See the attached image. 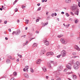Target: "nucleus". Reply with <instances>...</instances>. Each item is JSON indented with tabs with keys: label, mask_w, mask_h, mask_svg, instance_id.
I'll list each match as a JSON object with an SVG mask.
<instances>
[{
	"label": "nucleus",
	"mask_w": 80,
	"mask_h": 80,
	"mask_svg": "<svg viewBox=\"0 0 80 80\" xmlns=\"http://www.w3.org/2000/svg\"><path fill=\"white\" fill-rule=\"evenodd\" d=\"M57 80H61V78L60 77H58Z\"/></svg>",
	"instance_id": "obj_36"
},
{
	"label": "nucleus",
	"mask_w": 80,
	"mask_h": 80,
	"mask_svg": "<svg viewBox=\"0 0 80 80\" xmlns=\"http://www.w3.org/2000/svg\"><path fill=\"white\" fill-rule=\"evenodd\" d=\"M77 39L78 40H80V36L77 37Z\"/></svg>",
	"instance_id": "obj_41"
},
{
	"label": "nucleus",
	"mask_w": 80,
	"mask_h": 80,
	"mask_svg": "<svg viewBox=\"0 0 80 80\" xmlns=\"http://www.w3.org/2000/svg\"><path fill=\"white\" fill-rule=\"evenodd\" d=\"M27 28H28L27 27H26L25 28V30H27Z\"/></svg>",
	"instance_id": "obj_60"
},
{
	"label": "nucleus",
	"mask_w": 80,
	"mask_h": 80,
	"mask_svg": "<svg viewBox=\"0 0 80 80\" xmlns=\"http://www.w3.org/2000/svg\"><path fill=\"white\" fill-rule=\"evenodd\" d=\"M37 46V44L36 43H34L32 46V47H35Z\"/></svg>",
	"instance_id": "obj_15"
},
{
	"label": "nucleus",
	"mask_w": 80,
	"mask_h": 80,
	"mask_svg": "<svg viewBox=\"0 0 80 80\" xmlns=\"http://www.w3.org/2000/svg\"><path fill=\"white\" fill-rule=\"evenodd\" d=\"M26 23L27 24H28V22H29V20L26 19L25 20Z\"/></svg>",
	"instance_id": "obj_22"
},
{
	"label": "nucleus",
	"mask_w": 80,
	"mask_h": 80,
	"mask_svg": "<svg viewBox=\"0 0 80 80\" xmlns=\"http://www.w3.org/2000/svg\"><path fill=\"white\" fill-rule=\"evenodd\" d=\"M25 6H22V8H23V9L25 8Z\"/></svg>",
	"instance_id": "obj_42"
},
{
	"label": "nucleus",
	"mask_w": 80,
	"mask_h": 80,
	"mask_svg": "<svg viewBox=\"0 0 80 80\" xmlns=\"http://www.w3.org/2000/svg\"><path fill=\"white\" fill-rule=\"evenodd\" d=\"M69 26H70V25H65V27H66V28H68V27H69Z\"/></svg>",
	"instance_id": "obj_39"
},
{
	"label": "nucleus",
	"mask_w": 80,
	"mask_h": 80,
	"mask_svg": "<svg viewBox=\"0 0 80 80\" xmlns=\"http://www.w3.org/2000/svg\"><path fill=\"white\" fill-rule=\"evenodd\" d=\"M15 11L16 12H18V9H17V8H16L15 9Z\"/></svg>",
	"instance_id": "obj_34"
},
{
	"label": "nucleus",
	"mask_w": 80,
	"mask_h": 80,
	"mask_svg": "<svg viewBox=\"0 0 80 80\" xmlns=\"http://www.w3.org/2000/svg\"><path fill=\"white\" fill-rule=\"evenodd\" d=\"M79 13V10L78 9H77V11H76L75 13L74 14L75 15H78V13Z\"/></svg>",
	"instance_id": "obj_12"
},
{
	"label": "nucleus",
	"mask_w": 80,
	"mask_h": 80,
	"mask_svg": "<svg viewBox=\"0 0 80 80\" xmlns=\"http://www.w3.org/2000/svg\"><path fill=\"white\" fill-rule=\"evenodd\" d=\"M53 55V52H49L46 54L47 56H48V55Z\"/></svg>",
	"instance_id": "obj_8"
},
{
	"label": "nucleus",
	"mask_w": 80,
	"mask_h": 80,
	"mask_svg": "<svg viewBox=\"0 0 80 80\" xmlns=\"http://www.w3.org/2000/svg\"><path fill=\"white\" fill-rule=\"evenodd\" d=\"M73 63V61H69V62L66 65V67L69 69L70 70H71L72 68H71V66L72 64Z\"/></svg>",
	"instance_id": "obj_2"
},
{
	"label": "nucleus",
	"mask_w": 80,
	"mask_h": 80,
	"mask_svg": "<svg viewBox=\"0 0 80 80\" xmlns=\"http://www.w3.org/2000/svg\"><path fill=\"white\" fill-rule=\"evenodd\" d=\"M61 13H62V14H64V12H62Z\"/></svg>",
	"instance_id": "obj_62"
},
{
	"label": "nucleus",
	"mask_w": 80,
	"mask_h": 80,
	"mask_svg": "<svg viewBox=\"0 0 80 80\" xmlns=\"http://www.w3.org/2000/svg\"><path fill=\"white\" fill-rule=\"evenodd\" d=\"M16 33V32L15 31L13 32V33H12V35H14V34H15V33Z\"/></svg>",
	"instance_id": "obj_45"
},
{
	"label": "nucleus",
	"mask_w": 80,
	"mask_h": 80,
	"mask_svg": "<svg viewBox=\"0 0 80 80\" xmlns=\"http://www.w3.org/2000/svg\"><path fill=\"white\" fill-rule=\"evenodd\" d=\"M36 33H39V32L37 31H36Z\"/></svg>",
	"instance_id": "obj_55"
},
{
	"label": "nucleus",
	"mask_w": 80,
	"mask_h": 80,
	"mask_svg": "<svg viewBox=\"0 0 80 80\" xmlns=\"http://www.w3.org/2000/svg\"><path fill=\"white\" fill-rule=\"evenodd\" d=\"M44 44H45V45H46V46H48V45H49V42H48V41L47 40H45L44 41Z\"/></svg>",
	"instance_id": "obj_6"
},
{
	"label": "nucleus",
	"mask_w": 80,
	"mask_h": 80,
	"mask_svg": "<svg viewBox=\"0 0 80 80\" xmlns=\"http://www.w3.org/2000/svg\"><path fill=\"white\" fill-rule=\"evenodd\" d=\"M48 12H47L46 13L47 15H48Z\"/></svg>",
	"instance_id": "obj_58"
},
{
	"label": "nucleus",
	"mask_w": 80,
	"mask_h": 80,
	"mask_svg": "<svg viewBox=\"0 0 80 80\" xmlns=\"http://www.w3.org/2000/svg\"><path fill=\"white\" fill-rule=\"evenodd\" d=\"M0 10L2 11V10H3V9L2 8H0Z\"/></svg>",
	"instance_id": "obj_64"
},
{
	"label": "nucleus",
	"mask_w": 80,
	"mask_h": 80,
	"mask_svg": "<svg viewBox=\"0 0 80 80\" xmlns=\"http://www.w3.org/2000/svg\"><path fill=\"white\" fill-rule=\"evenodd\" d=\"M62 43L63 44H64V45H66L67 43H68V40H64L63 38H61L60 40Z\"/></svg>",
	"instance_id": "obj_3"
},
{
	"label": "nucleus",
	"mask_w": 80,
	"mask_h": 80,
	"mask_svg": "<svg viewBox=\"0 0 80 80\" xmlns=\"http://www.w3.org/2000/svg\"><path fill=\"white\" fill-rule=\"evenodd\" d=\"M35 38H31V39H30V41H31V40H33V39H35Z\"/></svg>",
	"instance_id": "obj_43"
},
{
	"label": "nucleus",
	"mask_w": 80,
	"mask_h": 80,
	"mask_svg": "<svg viewBox=\"0 0 80 80\" xmlns=\"http://www.w3.org/2000/svg\"><path fill=\"white\" fill-rule=\"evenodd\" d=\"M48 25V22L43 23V27H44V26H45V25Z\"/></svg>",
	"instance_id": "obj_19"
},
{
	"label": "nucleus",
	"mask_w": 80,
	"mask_h": 80,
	"mask_svg": "<svg viewBox=\"0 0 80 80\" xmlns=\"http://www.w3.org/2000/svg\"><path fill=\"white\" fill-rule=\"evenodd\" d=\"M73 72H66V74L67 75H70V74H72Z\"/></svg>",
	"instance_id": "obj_21"
},
{
	"label": "nucleus",
	"mask_w": 80,
	"mask_h": 80,
	"mask_svg": "<svg viewBox=\"0 0 80 80\" xmlns=\"http://www.w3.org/2000/svg\"><path fill=\"white\" fill-rule=\"evenodd\" d=\"M10 80H15V78H12Z\"/></svg>",
	"instance_id": "obj_40"
},
{
	"label": "nucleus",
	"mask_w": 80,
	"mask_h": 80,
	"mask_svg": "<svg viewBox=\"0 0 80 80\" xmlns=\"http://www.w3.org/2000/svg\"><path fill=\"white\" fill-rule=\"evenodd\" d=\"M25 68H26V70H28V66H26L25 67Z\"/></svg>",
	"instance_id": "obj_28"
},
{
	"label": "nucleus",
	"mask_w": 80,
	"mask_h": 80,
	"mask_svg": "<svg viewBox=\"0 0 80 80\" xmlns=\"http://www.w3.org/2000/svg\"><path fill=\"white\" fill-rule=\"evenodd\" d=\"M17 22L18 23H19V22H20V20H19V19H18L17 20Z\"/></svg>",
	"instance_id": "obj_47"
},
{
	"label": "nucleus",
	"mask_w": 80,
	"mask_h": 80,
	"mask_svg": "<svg viewBox=\"0 0 80 80\" xmlns=\"http://www.w3.org/2000/svg\"><path fill=\"white\" fill-rule=\"evenodd\" d=\"M30 71L31 72H32V73H33L34 72V71H33V69H32V68H30Z\"/></svg>",
	"instance_id": "obj_23"
},
{
	"label": "nucleus",
	"mask_w": 80,
	"mask_h": 80,
	"mask_svg": "<svg viewBox=\"0 0 80 80\" xmlns=\"http://www.w3.org/2000/svg\"><path fill=\"white\" fill-rule=\"evenodd\" d=\"M6 62L7 63H10V60L9 59H7L6 61Z\"/></svg>",
	"instance_id": "obj_18"
},
{
	"label": "nucleus",
	"mask_w": 80,
	"mask_h": 80,
	"mask_svg": "<svg viewBox=\"0 0 80 80\" xmlns=\"http://www.w3.org/2000/svg\"><path fill=\"white\" fill-rule=\"evenodd\" d=\"M17 62H19V59H18L16 60Z\"/></svg>",
	"instance_id": "obj_54"
},
{
	"label": "nucleus",
	"mask_w": 80,
	"mask_h": 80,
	"mask_svg": "<svg viewBox=\"0 0 80 80\" xmlns=\"http://www.w3.org/2000/svg\"><path fill=\"white\" fill-rule=\"evenodd\" d=\"M24 76L25 77V78H29V76L27 73L24 74Z\"/></svg>",
	"instance_id": "obj_13"
},
{
	"label": "nucleus",
	"mask_w": 80,
	"mask_h": 80,
	"mask_svg": "<svg viewBox=\"0 0 80 80\" xmlns=\"http://www.w3.org/2000/svg\"><path fill=\"white\" fill-rule=\"evenodd\" d=\"M5 40H8V38L6 37L5 38Z\"/></svg>",
	"instance_id": "obj_59"
},
{
	"label": "nucleus",
	"mask_w": 80,
	"mask_h": 80,
	"mask_svg": "<svg viewBox=\"0 0 80 80\" xmlns=\"http://www.w3.org/2000/svg\"><path fill=\"white\" fill-rule=\"evenodd\" d=\"M76 52H74L72 53V55H76Z\"/></svg>",
	"instance_id": "obj_37"
},
{
	"label": "nucleus",
	"mask_w": 80,
	"mask_h": 80,
	"mask_svg": "<svg viewBox=\"0 0 80 80\" xmlns=\"http://www.w3.org/2000/svg\"><path fill=\"white\" fill-rule=\"evenodd\" d=\"M80 65V62H77L76 63L74 64V68L75 70H77L79 68Z\"/></svg>",
	"instance_id": "obj_1"
},
{
	"label": "nucleus",
	"mask_w": 80,
	"mask_h": 80,
	"mask_svg": "<svg viewBox=\"0 0 80 80\" xmlns=\"http://www.w3.org/2000/svg\"><path fill=\"white\" fill-rule=\"evenodd\" d=\"M8 31L10 32H11V29H8Z\"/></svg>",
	"instance_id": "obj_56"
},
{
	"label": "nucleus",
	"mask_w": 80,
	"mask_h": 80,
	"mask_svg": "<svg viewBox=\"0 0 80 80\" xmlns=\"http://www.w3.org/2000/svg\"><path fill=\"white\" fill-rule=\"evenodd\" d=\"M65 2H66V3H69L71 2V1H70V0H66Z\"/></svg>",
	"instance_id": "obj_16"
},
{
	"label": "nucleus",
	"mask_w": 80,
	"mask_h": 80,
	"mask_svg": "<svg viewBox=\"0 0 80 80\" xmlns=\"http://www.w3.org/2000/svg\"><path fill=\"white\" fill-rule=\"evenodd\" d=\"M45 52V50L44 49L42 50L39 52V55H42L43 54H44Z\"/></svg>",
	"instance_id": "obj_7"
},
{
	"label": "nucleus",
	"mask_w": 80,
	"mask_h": 80,
	"mask_svg": "<svg viewBox=\"0 0 80 80\" xmlns=\"http://www.w3.org/2000/svg\"><path fill=\"white\" fill-rule=\"evenodd\" d=\"M20 33V30H18L17 32H16V33H15L16 35H18Z\"/></svg>",
	"instance_id": "obj_14"
},
{
	"label": "nucleus",
	"mask_w": 80,
	"mask_h": 80,
	"mask_svg": "<svg viewBox=\"0 0 80 80\" xmlns=\"http://www.w3.org/2000/svg\"><path fill=\"white\" fill-rule=\"evenodd\" d=\"M78 57H79L78 56H76L73 57V58H78Z\"/></svg>",
	"instance_id": "obj_30"
},
{
	"label": "nucleus",
	"mask_w": 80,
	"mask_h": 80,
	"mask_svg": "<svg viewBox=\"0 0 80 80\" xmlns=\"http://www.w3.org/2000/svg\"><path fill=\"white\" fill-rule=\"evenodd\" d=\"M17 0H15V2H13V5H15V3H17Z\"/></svg>",
	"instance_id": "obj_33"
},
{
	"label": "nucleus",
	"mask_w": 80,
	"mask_h": 80,
	"mask_svg": "<svg viewBox=\"0 0 80 80\" xmlns=\"http://www.w3.org/2000/svg\"><path fill=\"white\" fill-rule=\"evenodd\" d=\"M61 55L62 57H64L65 56H66V51H65V50H62L61 52Z\"/></svg>",
	"instance_id": "obj_5"
},
{
	"label": "nucleus",
	"mask_w": 80,
	"mask_h": 80,
	"mask_svg": "<svg viewBox=\"0 0 80 80\" xmlns=\"http://www.w3.org/2000/svg\"><path fill=\"white\" fill-rule=\"evenodd\" d=\"M40 10H41V7H40L38 8V11H40Z\"/></svg>",
	"instance_id": "obj_38"
},
{
	"label": "nucleus",
	"mask_w": 80,
	"mask_h": 80,
	"mask_svg": "<svg viewBox=\"0 0 80 80\" xmlns=\"http://www.w3.org/2000/svg\"><path fill=\"white\" fill-rule=\"evenodd\" d=\"M46 77L47 79H48V78L49 77L48 76H46Z\"/></svg>",
	"instance_id": "obj_51"
},
{
	"label": "nucleus",
	"mask_w": 80,
	"mask_h": 80,
	"mask_svg": "<svg viewBox=\"0 0 80 80\" xmlns=\"http://www.w3.org/2000/svg\"><path fill=\"white\" fill-rule=\"evenodd\" d=\"M2 8H3L4 9V8H5V7H3V6H2Z\"/></svg>",
	"instance_id": "obj_52"
},
{
	"label": "nucleus",
	"mask_w": 80,
	"mask_h": 80,
	"mask_svg": "<svg viewBox=\"0 0 80 80\" xmlns=\"http://www.w3.org/2000/svg\"><path fill=\"white\" fill-rule=\"evenodd\" d=\"M8 58H10V59H11V58H12V56H8Z\"/></svg>",
	"instance_id": "obj_46"
},
{
	"label": "nucleus",
	"mask_w": 80,
	"mask_h": 80,
	"mask_svg": "<svg viewBox=\"0 0 80 80\" xmlns=\"http://www.w3.org/2000/svg\"><path fill=\"white\" fill-rule=\"evenodd\" d=\"M77 0L78 2V6H79V7H80V1H79V0Z\"/></svg>",
	"instance_id": "obj_24"
},
{
	"label": "nucleus",
	"mask_w": 80,
	"mask_h": 80,
	"mask_svg": "<svg viewBox=\"0 0 80 80\" xmlns=\"http://www.w3.org/2000/svg\"><path fill=\"white\" fill-rule=\"evenodd\" d=\"M42 68L44 72H47V68H46L45 67H43Z\"/></svg>",
	"instance_id": "obj_17"
},
{
	"label": "nucleus",
	"mask_w": 80,
	"mask_h": 80,
	"mask_svg": "<svg viewBox=\"0 0 80 80\" xmlns=\"http://www.w3.org/2000/svg\"><path fill=\"white\" fill-rule=\"evenodd\" d=\"M42 62V60L40 59H38L36 61L37 64H40V62Z\"/></svg>",
	"instance_id": "obj_9"
},
{
	"label": "nucleus",
	"mask_w": 80,
	"mask_h": 80,
	"mask_svg": "<svg viewBox=\"0 0 80 80\" xmlns=\"http://www.w3.org/2000/svg\"><path fill=\"white\" fill-rule=\"evenodd\" d=\"M19 57H20V58H22V56L21 55H20L19 56Z\"/></svg>",
	"instance_id": "obj_61"
},
{
	"label": "nucleus",
	"mask_w": 80,
	"mask_h": 80,
	"mask_svg": "<svg viewBox=\"0 0 80 80\" xmlns=\"http://www.w3.org/2000/svg\"><path fill=\"white\" fill-rule=\"evenodd\" d=\"M11 60H15V58H11Z\"/></svg>",
	"instance_id": "obj_50"
},
{
	"label": "nucleus",
	"mask_w": 80,
	"mask_h": 80,
	"mask_svg": "<svg viewBox=\"0 0 80 80\" xmlns=\"http://www.w3.org/2000/svg\"><path fill=\"white\" fill-rule=\"evenodd\" d=\"M4 23L5 24H7V21H5L4 22Z\"/></svg>",
	"instance_id": "obj_44"
},
{
	"label": "nucleus",
	"mask_w": 80,
	"mask_h": 80,
	"mask_svg": "<svg viewBox=\"0 0 80 80\" xmlns=\"http://www.w3.org/2000/svg\"><path fill=\"white\" fill-rule=\"evenodd\" d=\"M53 63H54V61H49L48 63V67H49V68H52V66H51V64H50Z\"/></svg>",
	"instance_id": "obj_4"
},
{
	"label": "nucleus",
	"mask_w": 80,
	"mask_h": 80,
	"mask_svg": "<svg viewBox=\"0 0 80 80\" xmlns=\"http://www.w3.org/2000/svg\"><path fill=\"white\" fill-rule=\"evenodd\" d=\"M42 2H45V0H42Z\"/></svg>",
	"instance_id": "obj_57"
},
{
	"label": "nucleus",
	"mask_w": 80,
	"mask_h": 80,
	"mask_svg": "<svg viewBox=\"0 0 80 80\" xmlns=\"http://www.w3.org/2000/svg\"><path fill=\"white\" fill-rule=\"evenodd\" d=\"M23 71H24V72H26L27 71V72H28V70H26V69L25 68L23 69Z\"/></svg>",
	"instance_id": "obj_31"
},
{
	"label": "nucleus",
	"mask_w": 80,
	"mask_h": 80,
	"mask_svg": "<svg viewBox=\"0 0 80 80\" xmlns=\"http://www.w3.org/2000/svg\"><path fill=\"white\" fill-rule=\"evenodd\" d=\"M74 48H75V49H76V50H78V51H80V48L78 47V46L75 45L74 46Z\"/></svg>",
	"instance_id": "obj_10"
},
{
	"label": "nucleus",
	"mask_w": 80,
	"mask_h": 80,
	"mask_svg": "<svg viewBox=\"0 0 80 80\" xmlns=\"http://www.w3.org/2000/svg\"><path fill=\"white\" fill-rule=\"evenodd\" d=\"M13 75L14 76H16L17 75V72H14L13 73Z\"/></svg>",
	"instance_id": "obj_25"
},
{
	"label": "nucleus",
	"mask_w": 80,
	"mask_h": 80,
	"mask_svg": "<svg viewBox=\"0 0 80 80\" xmlns=\"http://www.w3.org/2000/svg\"><path fill=\"white\" fill-rule=\"evenodd\" d=\"M37 5H38V6H40V3H39Z\"/></svg>",
	"instance_id": "obj_53"
},
{
	"label": "nucleus",
	"mask_w": 80,
	"mask_h": 80,
	"mask_svg": "<svg viewBox=\"0 0 80 80\" xmlns=\"http://www.w3.org/2000/svg\"><path fill=\"white\" fill-rule=\"evenodd\" d=\"M39 21V19H37L36 20V22H38Z\"/></svg>",
	"instance_id": "obj_49"
},
{
	"label": "nucleus",
	"mask_w": 80,
	"mask_h": 80,
	"mask_svg": "<svg viewBox=\"0 0 80 80\" xmlns=\"http://www.w3.org/2000/svg\"><path fill=\"white\" fill-rule=\"evenodd\" d=\"M63 35L61 34V35H58V38H61V37H63Z\"/></svg>",
	"instance_id": "obj_20"
},
{
	"label": "nucleus",
	"mask_w": 80,
	"mask_h": 80,
	"mask_svg": "<svg viewBox=\"0 0 80 80\" xmlns=\"http://www.w3.org/2000/svg\"><path fill=\"white\" fill-rule=\"evenodd\" d=\"M27 45V43L23 44V46H25V45Z\"/></svg>",
	"instance_id": "obj_48"
},
{
	"label": "nucleus",
	"mask_w": 80,
	"mask_h": 80,
	"mask_svg": "<svg viewBox=\"0 0 80 80\" xmlns=\"http://www.w3.org/2000/svg\"><path fill=\"white\" fill-rule=\"evenodd\" d=\"M68 80H72L71 79H70V78H68Z\"/></svg>",
	"instance_id": "obj_63"
},
{
	"label": "nucleus",
	"mask_w": 80,
	"mask_h": 80,
	"mask_svg": "<svg viewBox=\"0 0 80 80\" xmlns=\"http://www.w3.org/2000/svg\"><path fill=\"white\" fill-rule=\"evenodd\" d=\"M68 70L67 69H65L64 70L63 72H67V71Z\"/></svg>",
	"instance_id": "obj_32"
},
{
	"label": "nucleus",
	"mask_w": 80,
	"mask_h": 80,
	"mask_svg": "<svg viewBox=\"0 0 80 80\" xmlns=\"http://www.w3.org/2000/svg\"><path fill=\"white\" fill-rule=\"evenodd\" d=\"M66 15L67 17H69V16H70V15L68 14V13H66Z\"/></svg>",
	"instance_id": "obj_29"
},
{
	"label": "nucleus",
	"mask_w": 80,
	"mask_h": 80,
	"mask_svg": "<svg viewBox=\"0 0 80 80\" xmlns=\"http://www.w3.org/2000/svg\"><path fill=\"white\" fill-rule=\"evenodd\" d=\"M60 56H61V54H59L57 56V58H60Z\"/></svg>",
	"instance_id": "obj_35"
},
{
	"label": "nucleus",
	"mask_w": 80,
	"mask_h": 80,
	"mask_svg": "<svg viewBox=\"0 0 80 80\" xmlns=\"http://www.w3.org/2000/svg\"><path fill=\"white\" fill-rule=\"evenodd\" d=\"M72 77H73V80H76L77 79V76L75 75H72Z\"/></svg>",
	"instance_id": "obj_11"
},
{
	"label": "nucleus",
	"mask_w": 80,
	"mask_h": 80,
	"mask_svg": "<svg viewBox=\"0 0 80 80\" xmlns=\"http://www.w3.org/2000/svg\"><path fill=\"white\" fill-rule=\"evenodd\" d=\"M78 19H76L75 21V23H78Z\"/></svg>",
	"instance_id": "obj_27"
},
{
	"label": "nucleus",
	"mask_w": 80,
	"mask_h": 80,
	"mask_svg": "<svg viewBox=\"0 0 80 80\" xmlns=\"http://www.w3.org/2000/svg\"><path fill=\"white\" fill-rule=\"evenodd\" d=\"M70 13L72 16H74V15H75L72 12H70Z\"/></svg>",
	"instance_id": "obj_26"
}]
</instances>
